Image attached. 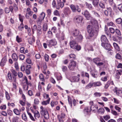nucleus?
Segmentation results:
<instances>
[{
  "label": "nucleus",
  "instance_id": "obj_1",
  "mask_svg": "<svg viewBox=\"0 0 122 122\" xmlns=\"http://www.w3.org/2000/svg\"><path fill=\"white\" fill-rule=\"evenodd\" d=\"M87 29L88 32L89 33V35L90 37L93 36L94 35L95 31H97L94 26L88 25L87 27Z\"/></svg>",
  "mask_w": 122,
  "mask_h": 122
},
{
  "label": "nucleus",
  "instance_id": "obj_2",
  "mask_svg": "<svg viewBox=\"0 0 122 122\" xmlns=\"http://www.w3.org/2000/svg\"><path fill=\"white\" fill-rule=\"evenodd\" d=\"M76 62L73 61H72L70 63L68 67L70 70H73L76 66Z\"/></svg>",
  "mask_w": 122,
  "mask_h": 122
},
{
  "label": "nucleus",
  "instance_id": "obj_3",
  "mask_svg": "<svg viewBox=\"0 0 122 122\" xmlns=\"http://www.w3.org/2000/svg\"><path fill=\"white\" fill-rule=\"evenodd\" d=\"M83 17L80 16H76L74 18V20L77 23H81L83 20Z\"/></svg>",
  "mask_w": 122,
  "mask_h": 122
},
{
  "label": "nucleus",
  "instance_id": "obj_4",
  "mask_svg": "<svg viewBox=\"0 0 122 122\" xmlns=\"http://www.w3.org/2000/svg\"><path fill=\"white\" fill-rule=\"evenodd\" d=\"M82 14L84 15L87 20H89L91 19V15L87 10L85 11Z\"/></svg>",
  "mask_w": 122,
  "mask_h": 122
},
{
  "label": "nucleus",
  "instance_id": "obj_5",
  "mask_svg": "<svg viewBox=\"0 0 122 122\" xmlns=\"http://www.w3.org/2000/svg\"><path fill=\"white\" fill-rule=\"evenodd\" d=\"M47 45L49 47L51 46H54L56 44V42L55 40H50L47 42Z\"/></svg>",
  "mask_w": 122,
  "mask_h": 122
},
{
  "label": "nucleus",
  "instance_id": "obj_6",
  "mask_svg": "<svg viewBox=\"0 0 122 122\" xmlns=\"http://www.w3.org/2000/svg\"><path fill=\"white\" fill-rule=\"evenodd\" d=\"M101 45L102 46L104 47L107 50L109 51L112 50L110 48L111 46L110 45L108 44L107 43L102 44Z\"/></svg>",
  "mask_w": 122,
  "mask_h": 122
},
{
  "label": "nucleus",
  "instance_id": "obj_7",
  "mask_svg": "<svg viewBox=\"0 0 122 122\" xmlns=\"http://www.w3.org/2000/svg\"><path fill=\"white\" fill-rule=\"evenodd\" d=\"M101 40L102 42V44L108 42V40L105 35H102L101 36Z\"/></svg>",
  "mask_w": 122,
  "mask_h": 122
},
{
  "label": "nucleus",
  "instance_id": "obj_8",
  "mask_svg": "<svg viewBox=\"0 0 122 122\" xmlns=\"http://www.w3.org/2000/svg\"><path fill=\"white\" fill-rule=\"evenodd\" d=\"M77 43H76V42L74 41H72L70 42V46L71 48H74L75 46H76Z\"/></svg>",
  "mask_w": 122,
  "mask_h": 122
},
{
  "label": "nucleus",
  "instance_id": "obj_9",
  "mask_svg": "<svg viewBox=\"0 0 122 122\" xmlns=\"http://www.w3.org/2000/svg\"><path fill=\"white\" fill-rule=\"evenodd\" d=\"M7 59L6 57H3L1 60L0 63V65L1 66H4L7 61Z\"/></svg>",
  "mask_w": 122,
  "mask_h": 122
},
{
  "label": "nucleus",
  "instance_id": "obj_10",
  "mask_svg": "<svg viewBox=\"0 0 122 122\" xmlns=\"http://www.w3.org/2000/svg\"><path fill=\"white\" fill-rule=\"evenodd\" d=\"M34 116L36 119V118H39L40 117V114L39 112L37 110L35 111V112H34Z\"/></svg>",
  "mask_w": 122,
  "mask_h": 122
},
{
  "label": "nucleus",
  "instance_id": "obj_11",
  "mask_svg": "<svg viewBox=\"0 0 122 122\" xmlns=\"http://www.w3.org/2000/svg\"><path fill=\"white\" fill-rule=\"evenodd\" d=\"M28 42L30 45H31L32 44L33 42L35 41V39L34 37H30L28 39Z\"/></svg>",
  "mask_w": 122,
  "mask_h": 122
},
{
  "label": "nucleus",
  "instance_id": "obj_12",
  "mask_svg": "<svg viewBox=\"0 0 122 122\" xmlns=\"http://www.w3.org/2000/svg\"><path fill=\"white\" fill-rule=\"evenodd\" d=\"M79 33V31L78 30H75L73 32L72 35L74 36H76L78 35Z\"/></svg>",
  "mask_w": 122,
  "mask_h": 122
},
{
  "label": "nucleus",
  "instance_id": "obj_13",
  "mask_svg": "<svg viewBox=\"0 0 122 122\" xmlns=\"http://www.w3.org/2000/svg\"><path fill=\"white\" fill-rule=\"evenodd\" d=\"M101 61V59L98 58H96L93 59V62L96 64H97V63L100 62Z\"/></svg>",
  "mask_w": 122,
  "mask_h": 122
},
{
  "label": "nucleus",
  "instance_id": "obj_14",
  "mask_svg": "<svg viewBox=\"0 0 122 122\" xmlns=\"http://www.w3.org/2000/svg\"><path fill=\"white\" fill-rule=\"evenodd\" d=\"M42 29L41 27L39 25L37 26L36 30L38 33H39V34H41V29Z\"/></svg>",
  "mask_w": 122,
  "mask_h": 122
},
{
  "label": "nucleus",
  "instance_id": "obj_15",
  "mask_svg": "<svg viewBox=\"0 0 122 122\" xmlns=\"http://www.w3.org/2000/svg\"><path fill=\"white\" fill-rule=\"evenodd\" d=\"M91 74L93 76L94 78H97L98 76L97 72V71H95L94 72H91Z\"/></svg>",
  "mask_w": 122,
  "mask_h": 122
},
{
  "label": "nucleus",
  "instance_id": "obj_16",
  "mask_svg": "<svg viewBox=\"0 0 122 122\" xmlns=\"http://www.w3.org/2000/svg\"><path fill=\"white\" fill-rule=\"evenodd\" d=\"M12 58L13 60L15 61H16L18 59V57L16 54L15 53H13L12 55Z\"/></svg>",
  "mask_w": 122,
  "mask_h": 122
},
{
  "label": "nucleus",
  "instance_id": "obj_17",
  "mask_svg": "<svg viewBox=\"0 0 122 122\" xmlns=\"http://www.w3.org/2000/svg\"><path fill=\"white\" fill-rule=\"evenodd\" d=\"M99 2V0H93L92 1L93 4L94 6H97L98 5Z\"/></svg>",
  "mask_w": 122,
  "mask_h": 122
},
{
  "label": "nucleus",
  "instance_id": "obj_18",
  "mask_svg": "<svg viewBox=\"0 0 122 122\" xmlns=\"http://www.w3.org/2000/svg\"><path fill=\"white\" fill-rule=\"evenodd\" d=\"M50 98H49L47 100L45 101H43L42 102V104L43 105H46L48 104H49L50 102Z\"/></svg>",
  "mask_w": 122,
  "mask_h": 122
},
{
  "label": "nucleus",
  "instance_id": "obj_19",
  "mask_svg": "<svg viewBox=\"0 0 122 122\" xmlns=\"http://www.w3.org/2000/svg\"><path fill=\"white\" fill-rule=\"evenodd\" d=\"M116 94L118 96H121L122 94V91L121 90H116Z\"/></svg>",
  "mask_w": 122,
  "mask_h": 122
},
{
  "label": "nucleus",
  "instance_id": "obj_20",
  "mask_svg": "<svg viewBox=\"0 0 122 122\" xmlns=\"http://www.w3.org/2000/svg\"><path fill=\"white\" fill-rule=\"evenodd\" d=\"M72 79L73 80V81L78 82L79 81V78L77 76H74L72 77Z\"/></svg>",
  "mask_w": 122,
  "mask_h": 122
},
{
  "label": "nucleus",
  "instance_id": "obj_21",
  "mask_svg": "<svg viewBox=\"0 0 122 122\" xmlns=\"http://www.w3.org/2000/svg\"><path fill=\"white\" fill-rule=\"evenodd\" d=\"M115 32L117 35L120 36L121 35V33L120 30L118 29H116L115 30Z\"/></svg>",
  "mask_w": 122,
  "mask_h": 122
},
{
  "label": "nucleus",
  "instance_id": "obj_22",
  "mask_svg": "<svg viewBox=\"0 0 122 122\" xmlns=\"http://www.w3.org/2000/svg\"><path fill=\"white\" fill-rule=\"evenodd\" d=\"M93 86H100L102 84H101V83L100 82H94L93 83Z\"/></svg>",
  "mask_w": 122,
  "mask_h": 122
},
{
  "label": "nucleus",
  "instance_id": "obj_23",
  "mask_svg": "<svg viewBox=\"0 0 122 122\" xmlns=\"http://www.w3.org/2000/svg\"><path fill=\"white\" fill-rule=\"evenodd\" d=\"M43 115H44V117L46 119H47L49 118V115L47 111L46 112H45V113Z\"/></svg>",
  "mask_w": 122,
  "mask_h": 122
},
{
  "label": "nucleus",
  "instance_id": "obj_24",
  "mask_svg": "<svg viewBox=\"0 0 122 122\" xmlns=\"http://www.w3.org/2000/svg\"><path fill=\"white\" fill-rule=\"evenodd\" d=\"M27 112L28 114V115H29V117L30 118V119L32 120L33 121H35V119L32 116L31 114L30 113L28 112V111H27Z\"/></svg>",
  "mask_w": 122,
  "mask_h": 122
},
{
  "label": "nucleus",
  "instance_id": "obj_25",
  "mask_svg": "<svg viewBox=\"0 0 122 122\" xmlns=\"http://www.w3.org/2000/svg\"><path fill=\"white\" fill-rule=\"evenodd\" d=\"M12 74L13 75V76H17L18 73L16 72V71L13 69H12L11 70Z\"/></svg>",
  "mask_w": 122,
  "mask_h": 122
},
{
  "label": "nucleus",
  "instance_id": "obj_26",
  "mask_svg": "<svg viewBox=\"0 0 122 122\" xmlns=\"http://www.w3.org/2000/svg\"><path fill=\"white\" fill-rule=\"evenodd\" d=\"M104 109L103 108H101L98 109L97 112L99 113L101 112V114H102L104 113Z\"/></svg>",
  "mask_w": 122,
  "mask_h": 122
},
{
  "label": "nucleus",
  "instance_id": "obj_27",
  "mask_svg": "<svg viewBox=\"0 0 122 122\" xmlns=\"http://www.w3.org/2000/svg\"><path fill=\"white\" fill-rule=\"evenodd\" d=\"M100 6L102 9H104L105 8V5L104 3L100 2L99 4Z\"/></svg>",
  "mask_w": 122,
  "mask_h": 122
},
{
  "label": "nucleus",
  "instance_id": "obj_28",
  "mask_svg": "<svg viewBox=\"0 0 122 122\" xmlns=\"http://www.w3.org/2000/svg\"><path fill=\"white\" fill-rule=\"evenodd\" d=\"M70 7L73 12H75L76 11V8L74 5H71Z\"/></svg>",
  "mask_w": 122,
  "mask_h": 122
},
{
  "label": "nucleus",
  "instance_id": "obj_29",
  "mask_svg": "<svg viewBox=\"0 0 122 122\" xmlns=\"http://www.w3.org/2000/svg\"><path fill=\"white\" fill-rule=\"evenodd\" d=\"M93 86V84L90 83L86 86V88L88 89L89 88H91Z\"/></svg>",
  "mask_w": 122,
  "mask_h": 122
},
{
  "label": "nucleus",
  "instance_id": "obj_30",
  "mask_svg": "<svg viewBox=\"0 0 122 122\" xmlns=\"http://www.w3.org/2000/svg\"><path fill=\"white\" fill-rule=\"evenodd\" d=\"M14 113L16 115H19L20 114V112L17 109H15L14 110Z\"/></svg>",
  "mask_w": 122,
  "mask_h": 122
},
{
  "label": "nucleus",
  "instance_id": "obj_31",
  "mask_svg": "<svg viewBox=\"0 0 122 122\" xmlns=\"http://www.w3.org/2000/svg\"><path fill=\"white\" fill-rule=\"evenodd\" d=\"M22 118L25 121L27 120V117L25 113H24L22 114Z\"/></svg>",
  "mask_w": 122,
  "mask_h": 122
},
{
  "label": "nucleus",
  "instance_id": "obj_32",
  "mask_svg": "<svg viewBox=\"0 0 122 122\" xmlns=\"http://www.w3.org/2000/svg\"><path fill=\"white\" fill-rule=\"evenodd\" d=\"M76 46H75V47L73 49H75L78 51H79L81 49V47L80 46L78 45L77 44V45H76Z\"/></svg>",
  "mask_w": 122,
  "mask_h": 122
},
{
  "label": "nucleus",
  "instance_id": "obj_33",
  "mask_svg": "<svg viewBox=\"0 0 122 122\" xmlns=\"http://www.w3.org/2000/svg\"><path fill=\"white\" fill-rule=\"evenodd\" d=\"M39 78L40 80L42 81H44V78L43 75L42 74H41L40 75Z\"/></svg>",
  "mask_w": 122,
  "mask_h": 122
},
{
  "label": "nucleus",
  "instance_id": "obj_34",
  "mask_svg": "<svg viewBox=\"0 0 122 122\" xmlns=\"http://www.w3.org/2000/svg\"><path fill=\"white\" fill-rule=\"evenodd\" d=\"M45 13H44L42 12L41 14L40 18H41V19L43 20L45 17Z\"/></svg>",
  "mask_w": 122,
  "mask_h": 122
},
{
  "label": "nucleus",
  "instance_id": "obj_35",
  "mask_svg": "<svg viewBox=\"0 0 122 122\" xmlns=\"http://www.w3.org/2000/svg\"><path fill=\"white\" fill-rule=\"evenodd\" d=\"M109 31L111 33L114 34L115 32V30L112 28H109Z\"/></svg>",
  "mask_w": 122,
  "mask_h": 122
},
{
  "label": "nucleus",
  "instance_id": "obj_36",
  "mask_svg": "<svg viewBox=\"0 0 122 122\" xmlns=\"http://www.w3.org/2000/svg\"><path fill=\"white\" fill-rule=\"evenodd\" d=\"M43 20V19H42L40 18H39L37 19V23L38 24H39L40 25L42 23V21Z\"/></svg>",
  "mask_w": 122,
  "mask_h": 122
},
{
  "label": "nucleus",
  "instance_id": "obj_37",
  "mask_svg": "<svg viewBox=\"0 0 122 122\" xmlns=\"http://www.w3.org/2000/svg\"><path fill=\"white\" fill-rule=\"evenodd\" d=\"M54 14L55 15L59 16L60 15L59 12L57 10H56L54 12Z\"/></svg>",
  "mask_w": 122,
  "mask_h": 122
},
{
  "label": "nucleus",
  "instance_id": "obj_38",
  "mask_svg": "<svg viewBox=\"0 0 122 122\" xmlns=\"http://www.w3.org/2000/svg\"><path fill=\"white\" fill-rule=\"evenodd\" d=\"M68 102L69 103V104L71 105V106H72V101L71 99V98L70 97L68 96Z\"/></svg>",
  "mask_w": 122,
  "mask_h": 122
},
{
  "label": "nucleus",
  "instance_id": "obj_39",
  "mask_svg": "<svg viewBox=\"0 0 122 122\" xmlns=\"http://www.w3.org/2000/svg\"><path fill=\"white\" fill-rule=\"evenodd\" d=\"M118 8L120 11L122 12V4H120L118 5Z\"/></svg>",
  "mask_w": 122,
  "mask_h": 122
},
{
  "label": "nucleus",
  "instance_id": "obj_40",
  "mask_svg": "<svg viewBox=\"0 0 122 122\" xmlns=\"http://www.w3.org/2000/svg\"><path fill=\"white\" fill-rule=\"evenodd\" d=\"M92 14H94L96 16L98 17H100V15H99V14L94 11H92Z\"/></svg>",
  "mask_w": 122,
  "mask_h": 122
},
{
  "label": "nucleus",
  "instance_id": "obj_41",
  "mask_svg": "<svg viewBox=\"0 0 122 122\" xmlns=\"http://www.w3.org/2000/svg\"><path fill=\"white\" fill-rule=\"evenodd\" d=\"M106 120H107L110 118V116L109 115H107L106 116H104L103 117Z\"/></svg>",
  "mask_w": 122,
  "mask_h": 122
},
{
  "label": "nucleus",
  "instance_id": "obj_42",
  "mask_svg": "<svg viewBox=\"0 0 122 122\" xmlns=\"http://www.w3.org/2000/svg\"><path fill=\"white\" fill-rule=\"evenodd\" d=\"M16 40L18 43H20L22 41L21 38H19L18 36H16Z\"/></svg>",
  "mask_w": 122,
  "mask_h": 122
},
{
  "label": "nucleus",
  "instance_id": "obj_43",
  "mask_svg": "<svg viewBox=\"0 0 122 122\" xmlns=\"http://www.w3.org/2000/svg\"><path fill=\"white\" fill-rule=\"evenodd\" d=\"M43 28L44 31H46L47 29V25L46 24H44L43 26Z\"/></svg>",
  "mask_w": 122,
  "mask_h": 122
},
{
  "label": "nucleus",
  "instance_id": "obj_44",
  "mask_svg": "<svg viewBox=\"0 0 122 122\" xmlns=\"http://www.w3.org/2000/svg\"><path fill=\"white\" fill-rule=\"evenodd\" d=\"M116 57L119 59L120 60L121 59V56L119 54L117 53L116 56Z\"/></svg>",
  "mask_w": 122,
  "mask_h": 122
},
{
  "label": "nucleus",
  "instance_id": "obj_45",
  "mask_svg": "<svg viewBox=\"0 0 122 122\" xmlns=\"http://www.w3.org/2000/svg\"><path fill=\"white\" fill-rule=\"evenodd\" d=\"M8 77L10 80H12V77L10 72H9L8 74Z\"/></svg>",
  "mask_w": 122,
  "mask_h": 122
},
{
  "label": "nucleus",
  "instance_id": "obj_46",
  "mask_svg": "<svg viewBox=\"0 0 122 122\" xmlns=\"http://www.w3.org/2000/svg\"><path fill=\"white\" fill-rule=\"evenodd\" d=\"M25 57V56L21 54L19 56V58L20 60H23L24 59Z\"/></svg>",
  "mask_w": 122,
  "mask_h": 122
},
{
  "label": "nucleus",
  "instance_id": "obj_47",
  "mask_svg": "<svg viewBox=\"0 0 122 122\" xmlns=\"http://www.w3.org/2000/svg\"><path fill=\"white\" fill-rule=\"evenodd\" d=\"M47 111L46 110H41V114L42 116H43L44 114L45 113V112H46Z\"/></svg>",
  "mask_w": 122,
  "mask_h": 122
},
{
  "label": "nucleus",
  "instance_id": "obj_48",
  "mask_svg": "<svg viewBox=\"0 0 122 122\" xmlns=\"http://www.w3.org/2000/svg\"><path fill=\"white\" fill-rule=\"evenodd\" d=\"M5 12L6 14L10 12V10L8 8H6L5 9Z\"/></svg>",
  "mask_w": 122,
  "mask_h": 122
},
{
  "label": "nucleus",
  "instance_id": "obj_49",
  "mask_svg": "<svg viewBox=\"0 0 122 122\" xmlns=\"http://www.w3.org/2000/svg\"><path fill=\"white\" fill-rule=\"evenodd\" d=\"M45 58L46 61H48L49 60V57L47 54H46L45 55Z\"/></svg>",
  "mask_w": 122,
  "mask_h": 122
},
{
  "label": "nucleus",
  "instance_id": "obj_50",
  "mask_svg": "<svg viewBox=\"0 0 122 122\" xmlns=\"http://www.w3.org/2000/svg\"><path fill=\"white\" fill-rule=\"evenodd\" d=\"M18 117H15L12 119V122H16V121L18 119Z\"/></svg>",
  "mask_w": 122,
  "mask_h": 122
},
{
  "label": "nucleus",
  "instance_id": "obj_51",
  "mask_svg": "<svg viewBox=\"0 0 122 122\" xmlns=\"http://www.w3.org/2000/svg\"><path fill=\"white\" fill-rule=\"evenodd\" d=\"M76 38L78 40H81L82 39L83 36L81 35H80L78 36Z\"/></svg>",
  "mask_w": 122,
  "mask_h": 122
},
{
  "label": "nucleus",
  "instance_id": "obj_52",
  "mask_svg": "<svg viewBox=\"0 0 122 122\" xmlns=\"http://www.w3.org/2000/svg\"><path fill=\"white\" fill-rule=\"evenodd\" d=\"M94 95L96 97H100L101 95L100 93L97 92L94 93Z\"/></svg>",
  "mask_w": 122,
  "mask_h": 122
},
{
  "label": "nucleus",
  "instance_id": "obj_53",
  "mask_svg": "<svg viewBox=\"0 0 122 122\" xmlns=\"http://www.w3.org/2000/svg\"><path fill=\"white\" fill-rule=\"evenodd\" d=\"M24 80L25 81V82L27 85H29L30 84V83H29L28 81V80L27 77L25 76L24 78Z\"/></svg>",
  "mask_w": 122,
  "mask_h": 122
},
{
  "label": "nucleus",
  "instance_id": "obj_54",
  "mask_svg": "<svg viewBox=\"0 0 122 122\" xmlns=\"http://www.w3.org/2000/svg\"><path fill=\"white\" fill-rule=\"evenodd\" d=\"M113 40L115 41H118L117 38V36H113L112 37Z\"/></svg>",
  "mask_w": 122,
  "mask_h": 122
},
{
  "label": "nucleus",
  "instance_id": "obj_55",
  "mask_svg": "<svg viewBox=\"0 0 122 122\" xmlns=\"http://www.w3.org/2000/svg\"><path fill=\"white\" fill-rule=\"evenodd\" d=\"M47 12L48 15H51V9H48L47 10Z\"/></svg>",
  "mask_w": 122,
  "mask_h": 122
},
{
  "label": "nucleus",
  "instance_id": "obj_56",
  "mask_svg": "<svg viewBox=\"0 0 122 122\" xmlns=\"http://www.w3.org/2000/svg\"><path fill=\"white\" fill-rule=\"evenodd\" d=\"M111 112L112 113L115 115H118L115 111L112 110Z\"/></svg>",
  "mask_w": 122,
  "mask_h": 122
},
{
  "label": "nucleus",
  "instance_id": "obj_57",
  "mask_svg": "<svg viewBox=\"0 0 122 122\" xmlns=\"http://www.w3.org/2000/svg\"><path fill=\"white\" fill-rule=\"evenodd\" d=\"M6 97L7 99H9L10 98V97L8 92L6 91L5 92Z\"/></svg>",
  "mask_w": 122,
  "mask_h": 122
},
{
  "label": "nucleus",
  "instance_id": "obj_58",
  "mask_svg": "<svg viewBox=\"0 0 122 122\" xmlns=\"http://www.w3.org/2000/svg\"><path fill=\"white\" fill-rule=\"evenodd\" d=\"M90 109L91 110L94 111L96 110V107L94 106V105H92Z\"/></svg>",
  "mask_w": 122,
  "mask_h": 122
},
{
  "label": "nucleus",
  "instance_id": "obj_59",
  "mask_svg": "<svg viewBox=\"0 0 122 122\" xmlns=\"http://www.w3.org/2000/svg\"><path fill=\"white\" fill-rule=\"evenodd\" d=\"M67 67L65 66H64L62 68V71L63 72H65L67 71Z\"/></svg>",
  "mask_w": 122,
  "mask_h": 122
},
{
  "label": "nucleus",
  "instance_id": "obj_60",
  "mask_svg": "<svg viewBox=\"0 0 122 122\" xmlns=\"http://www.w3.org/2000/svg\"><path fill=\"white\" fill-rule=\"evenodd\" d=\"M113 99L114 100V102L116 104H118L119 103V101L117 99L115 98H114Z\"/></svg>",
  "mask_w": 122,
  "mask_h": 122
},
{
  "label": "nucleus",
  "instance_id": "obj_61",
  "mask_svg": "<svg viewBox=\"0 0 122 122\" xmlns=\"http://www.w3.org/2000/svg\"><path fill=\"white\" fill-rule=\"evenodd\" d=\"M39 101L38 99H35L34 100V103L36 104H38L39 103Z\"/></svg>",
  "mask_w": 122,
  "mask_h": 122
},
{
  "label": "nucleus",
  "instance_id": "obj_62",
  "mask_svg": "<svg viewBox=\"0 0 122 122\" xmlns=\"http://www.w3.org/2000/svg\"><path fill=\"white\" fill-rule=\"evenodd\" d=\"M70 58H73L74 59H75L76 57L75 55L73 54H70Z\"/></svg>",
  "mask_w": 122,
  "mask_h": 122
},
{
  "label": "nucleus",
  "instance_id": "obj_63",
  "mask_svg": "<svg viewBox=\"0 0 122 122\" xmlns=\"http://www.w3.org/2000/svg\"><path fill=\"white\" fill-rule=\"evenodd\" d=\"M1 114L2 115L5 116H6L7 115V113L5 111L2 112L1 113Z\"/></svg>",
  "mask_w": 122,
  "mask_h": 122
},
{
  "label": "nucleus",
  "instance_id": "obj_64",
  "mask_svg": "<svg viewBox=\"0 0 122 122\" xmlns=\"http://www.w3.org/2000/svg\"><path fill=\"white\" fill-rule=\"evenodd\" d=\"M26 62L29 64H30L31 63V60L29 58L27 59L26 60Z\"/></svg>",
  "mask_w": 122,
  "mask_h": 122
}]
</instances>
